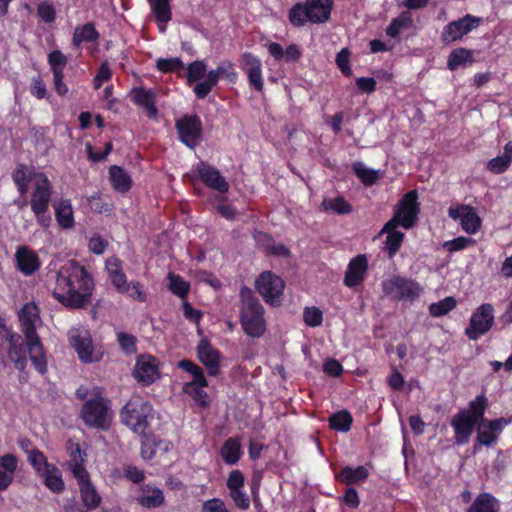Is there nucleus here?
Masks as SVG:
<instances>
[{"label":"nucleus","instance_id":"1","mask_svg":"<svg viewBox=\"0 0 512 512\" xmlns=\"http://www.w3.org/2000/svg\"><path fill=\"white\" fill-rule=\"evenodd\" d=\"M94 279L76 260H70L56 273L53 297L64 307L80 309L91 301Z\"/></svg>","mask_w":512,"mask_h":512},{"label":"nucleus","instance_id":"2","mask_svg":"<svg viewBox=\"0 0 512 512\" xmlns=\"http://www.w3.org/2000/svg\"><path fill=\"white\" fill-rule=\"evenodd\" d=\"M416 222V189L410 190L398 202L393 217L385 223L381 234H387L385 241V250L389 258L395 256L400 249L404 233L398 230L399 227L409 229Z\"/></svg>","mask_w":512,"mask_h":512},{"label":"nucleus","instance_id":"3","mask_svg":"<svg viewBox=\"0 0 512 512\" xmlns=\"http://www.w3.org/2000/svg\"><path fill=\"white\" fill-rule=\"evenodd\" d=\"M18 318L20 330L27 341L29 360L35 370L44 375L48 371V364L46 351L36 331V324L41 321L39 307L34 302L25 303L18 312Z\"/></svg>","mask_w":512,"mask_h":512},{"label":"nucleus","instance_id":"4","mask_svg":"<svg viewBox=\"0 0 512 512\" xmlns=\"http://www.w3.org/2000/svg\"><path fill=\"white\" fill-rule=\"evenodd\" d=\"M239 323L243 332L252 338H260L267 330L265 308L247 287L240 291Z\"/></svg>","mask_w":512,"mask_h":512},{"label":"nucleus","instance_id":"5","mask_svg":"<svg viewBox=\"0 0 512 512\" xmlns=\"http://www.w3.org/2000/svg\"><path fill=\"white\" fill-rule=\"evenodd\" d=\"M120 420L133 433L142 437L149 434L154 418L153 405L139 395H133L120 410Z\"/></svg>","mask_w":512,"mask_h":512},{"label":"nucleus","instance_id":"6","mask_svg":"<svg viewBox=\"0 0 512 512\" xmlns=\"http://www.w3.org/2000/svg\"><path fill=\"white\" fill-rule=\"evenodd\" d=\"M334 0H306L294 4L289 12L288 19L294 27L311 24L326 23L333 9Z\"/></svg>","mask_w":512,"mask_h":512},{"label":"nucleus","instance_id":"7","mask_svg":"<svg viewBox=\"0 0 512 512\" xmlns=\"http://www.w3.org/2000/svg\"><path fill=\"white\" fill-rule=\"evenodd\" d=\"M52 195V182L45 173H39L37 181L33 183L30 207L37 224L43 229L49 228L52 223V217L48 212Z\"/></svg>","mask_w":512,"mask_h":512},{"label":"nucleus","instance_id":"8","mask_svg":"<svg viewBox=\"0 0 512 512\" xmlns=\"http://www.w3.org/2000/svg\"><path fill=\"white\" fill-rule=\"evenodd\" d=\"M80 418L89 428L108 430L112 420L110 400L102 396L86 400L81 407Z\"/></svg>","mask_w":512,"mask_h":512},{"label":"nucleus","instance_id":"9","mask_svg":"<svg viewBox=\"0 0 512 512\" xmlns=\"http://www.w3.org/2000/svg\"><path fill=\"white\" fill-rule=\"evenodd\" d=\"M285 287L283 278L269 270L261 272L255 280L256 291L266 304L274 308L282 305Z\"/></svg>","mask_w":512,"mask_h":512},{"label":"nucleus","instance_id":"10","mask_svg":"<svg viewBox=\"0 0 512 512\" xmlns=\"http://www.w3.org/2000/svg\"><path fill=\"white\" fill-rule=\"evenodd\" d=\"M2 339L8 344L7 355L9 360L13 363L15 369L20 372V382H26L24 377L25 370L28 365L27 354L28 347L25 337L7 327L3 330Z\"/></svg>","mask_w":512,"mask_h":512},{"label":"nucleus","instance_id":"11","mask_svg":"<svg viewBox=\"0 0 512 512\" xmlns=\"http://www.w3.org/2000/svg\"><path fill=\"white\" fill-rule=\"evenodd\" d=\"M221 78H226L229 82L236 83L238 74L231 61H222L216 69L210 70L206 75V79L194 86L193 92L195 96L198 99H205L212 89L217 86Z\"/></svg>","mask_w":512,"mask_h":512},{"label":"nucleus","instance_id":"12","mask_svg":"<svg viewBox=\"0 0 512 512\" xmlns=\"http://www.w3.org/2000/svg\"><path fill=\"white\" fill-rule=\"evenodd\" d=\"M175 129L179 141L190 149H195L203 140L202 120L197 114H184L176 120Z\"/></svg>","mask_w":512,"mask_h":512},{"label":"nucleus","instance_id":"13","mask_svg":"<svg viewBox=\"0 0 512 512\" xmlns=\"http://www.w3.org/2000/svg\"><path fill=\"white\" fill-rule=\"evenodd\" d=\"M68 340L70 346L76 351L81 362L94 363L101 360L102 354L95 351L92 338L88 330L73 329L68 333Z\"/></svg>","mask_w":512,"mask_h":512},{"label":"nucleus","instance_id":"14","mask_svg":"<svg viewBox=\"0 0 512 512\" xmlns=\"http://www.w3.org/2000/svg\"><path fill=\"white\" fill-rule=\"evenodd\" d=\"M494 324V308L490 303L480 305L472 314L465 335L470 340H477L486 334Z\"/></svg>","mask_w":512,"mask_h":512},{"label":"nucleus","instance_id":"15","mask_svg":"<svg viewBox=\"0 0 512 512\" xmlns=\"http://www.w3.org/2000/svg\"><path fill=\"white\" fill-rule=\"evenodd\" d=\"M195 176L208 188L226 194L229 191V183L221 172L206 161H199L193 166Z\"/></svg>","mask_w":512,"mask_h":512},{"label":"nucleus","instance_id":"16","mask_svg":"<svg viewBox=\"0 0 512 512\" xmlns=\"http://www.w3.org/2000/svg\"><path fill=\"white\" fill-rule=\"evenodd\" d=\"M240 68L247 77L250 88L262 93L264 91V78L261 59L251 52L241 55Z\"/></svg>","mask_w":512,"mask_h":512},{"label":"nucleus","instance_id":"17","mask_svg":"<svg viewBox=\"0 0 512 512\" xmlns=\"http://www.w3.org/2000/svg\"><path fill=\"white\" fill-rule=\"evenodd\" d=\"M382 290L392 300L405 301L413 299L416 286L412 280L401 276H392L382 282Z\"/></svg>","mask_w":512,"mask_h":512},{"label":"nucleus","instance_id":"18","mask_svg":"<svg viewBox=\"0 0 512 512\" xmlns=\"http://www.w3.org/2000/svg\"><path fill=\"white\" fill-rule=\"evenodd\" d=\"M134 377L148 386L160 377L159 360L150 354H140L136 358Z\"/></svg>","mask_w":512,"mask_h":512},{"label":"nucleus","instance_id":"19","mask_svg":"<svg viewBox=\"0 0 512 512\" xmlns=\"http://www.w3.org/2000/svg\"><path fill=\"white\" fill-rule=\"evenodd\" d=\"M368 259L365 254H358L350 259L344 275L343 283L348 288L361 285L368 273Z\"/></svg>","mask_w":512,"mask_h":512},{"label":"nucleus","instance_id":"20","mask_svg":"<svg viewBox=\"0 0 512 512\" xmlns=\"http://www.w3.org/2000/svg\"><path fill=\"white\" fill-rule=\"evenodd\" d=\"M480 19L471 15L447 24L442 32L441 39L445 44H450L461 39L469 33L478 23Z\"/></svg>","mask_w":512,"mask_h":512},{"label":"nucleus","instance_id":"21","mask_svg":"<svg viewBox=\"0 0 512 512\" xmlns=\"http://www.w3.org/2000/svg\"><path fill=\"white\" fill-rule=\"evenodd\" d=\"M448 214L453 220H459L462 229L468 234L476 233L481 226L480 217L474 208L469 205L461 204L457 207H450Z\"/></svg>","mask_w":512,"mask_h":512},{"label":"nucleus","instance_id":"22","mask_svg":"<svg viewBox=\"0 0 512 512\" xmlns=\"http://www.w3.org/2000/svg\"><path fill=\"white\" fill-rule=\"evenodd\" d=\"M14 256L17 270L25 276L33 275L41 267L38 254L28 246H18Z\"/></svg>","mask_w":512,"mask_h":512},{"label":"nucleus","instance_id":"23","mask_svg":"<svg viewBox=\"0 0 512 512\" xmlns=\"http://www.w3.org/2000/svg\"><path fill=\"white\" fill-rule=\"evenodd\" d=\"M508 420L505 418H499L496 420H481L478 423L477 428V440L481 445L490 446L494 443L499 433L503 430L504 426L508 424Z\"/></svg>","mask_w":512,"mask_h":512},{"label":"nucleus","instance_id":"24","mask_svg":"<svg viewBox=\"0 0 512 512\" xmlns=\"http://www.w3.org/2000/svg\"><path fill=\"white\" fill-rule=\"evenodd\" d=\"M197 357L207 368L209 376H217L220 366V352L207 340H201L197 346Z\"/></svg>","mask_w":512,"mask_h":512},{"label":"nucleus","instance_id":"25","mask_svg":"<svg viewBox=\"0 0 512 512\" xmlns=\"http://www.w3.org/2000/svg\"><path fill=\"white\" fill-rule=\"evenodd\" d=\"M34 167H29L24 163H19L12 172V180L21 196H26L29 190V184L37 181L38 174Z\"/></svg>","mask_w":512,"mask_h":512},{"label":"nucleus","instance_id":"26","mask_svg":"<svg viewBox=\"0 0 512 512\" xmlns=\"http://www.w3.org/2000/svg\"><path fill=\"white\" fill-rule=\"evenodd\" d=\"M52 207L57 224L61 229L68 230L75 226L74 209L70 199L59 198L53 201Z\"/></svg>","mask_w":512,"mask_h":512},{"label":"nucleus","instance_id":"27","mask_svg":"<svg viewBox=\"0 0 512 512\" xmlns=\"http://www.w3.org/2000/svg\"><path fill=\"white\" fill-rule=\"evenodd\" d=\"M475 419L465 413L455 415L451 425L455 430V441L457 444H465L471 436L476 425Z\"/></svg>","mask_w":512,"mask_h":512},{"label":"nucleus","instance_id":"28","mask_svg":"<svg viewBox=\"0 0 512 512\" xmlns=\"http://www.w3.org/2000/svg\"><path fill=\"white\" fill-rule=\"evenodd\" d=\"M18 468V458L11 453L0 456V492L12 484Z\"/></svg>","mask_w":512,"mask_h":512},{"label":"nucleus","instance_id":"29","mask_svg":"<svg viewBox=\"0 0 512 512\" xmlns=\"http://www.w3.org/2000/svg\"><path fill=\"white\" fill-rule=\"evenodd\" d=\"M131 98L135 104L146 110L148 118L154 119L157 117L158 109L155 104V93L151 89L134 88Z\"/></svg>","mask_w":512,"mask_h":512},{"label":"nucleus","instance_id":"30","mask_svg":"<svg viewBox=\"0 0 512 512\" xmlns=\"http://www.w3.org/2000/svg\"><path fill=\"white\" fill-rule=\"evenodd\" d=\"M100 33L93 22H87L75 28L72 36V45L79 48L83 43H97Z\"/></svg>","mask_w":512,"mask_h":512},{"label":"nucleus","instance_id":"31","mask_svg":"<svg viewBox=\"0 0 512 512\" xmlns=\"http://www.w3.org/2000/svg\"><path fill=\"white\" fill-rule=\"evenodd\" d=\"M220 455L226 464L235 465L242 456L240 438H228L220 449Z\"/></svg>","mask_w":512,"mask_h":512},{"label":"nucleus","instance_id":"32","mask_svg":"<svg viewBox=\"0 0 512 512\" xmlns=\"http://www.w3.org/2000/svg\"><path fill=\"white\" fill-rule=\"evenodd\" d=\"M109 178L114 190L125 193L132 187V179L126 170L120 166L112 165L109 168Z\"/></svg>","mask_w":512,"mask_h":512},{"label":"nucleus","instance_id":"33","mask_svg":"<svg viewBox=\"0 0 512 512\" xmlns=\"http://www.w3.org/2000/svg\"><path fill=\"white\" fill-rule=\"evenodd\" d=\"M500 503L490 493H481L476 496L467 512H499Z\"/></svg>","mask_w":512,"mask_h":512},{"label":"nucleus","instance_id":"34","mask_svg":"<svg viewBox=\"0 0 512 512\" xmlns=\"http://www.w3.org/2000/svg\"><path fill=\"white\" fill-rule=\"evenodd\" d=\"M368 476L369 471L366 466L360 465L356 468H352L350 466L343 467L336 478L338 481L346 485H352L357 482L365 481Z\"/></svg>","mask_w":512,"mask_h":512},{"label":"nucleus","instance_id":"35","mask_svg":"<svg viewBox=\"0 0 512 512\" xmlns=\"http://www.w3.org/2000/svg\"><path fill=\"white\" fill-rule=\"evenodd\" d=\"M50 469L45 471L39 477L43 479L44 485L53 493L59 494L64 491L65 484L62 479V473L60 469L54 464L49 466Z\"/></svg>","mask_w":512,"mask_h":512},{"label":"nucleus","instance_id":"36","mask_svg":"<svg viewBox=\"0 0 512 512\" xmlns=\"http://www.w3.org/2000/svg\"><path fill=\"white\" fill-rule=\"evenodd\" d=\"M329 427L339 432H348L353 423V417L348 410H340L332 414L328 419Z\"/></svg>","mask_w":512,"mask_h":512},{"label":"nucleus","instance_id":"37","mask_svg":"<svg viewBox=\"0 0 512 512\" xmlns=\"http://www.w3.org/2000/svg\"><path fill=\"white\" fill-rule=\"evenodd\" d=\"M178 367L188 373H190L193 377V380L191 382H188L187 384H193V385H200L202 387L208 386V381L205 377L203 369L198 366L196 363H194L191 360L183 359L179 361Z\"/></svg>","mask_w":512,"mask_h":512},{"label":"nucleus","instance_id":"38","mask_svg":"<svg viewBox=\"0 0 512 512\" xmlns=\"http://www.w3.org/2000/svg\"><path fill=\"white\" fill-rule=\"evenodd\" d=\"M149 5L157 23L165 25L172 19L169 0H153Z\"/></svg>","mask_w":512,"mask_h":512},{"label":"nucleus","instance_id":"39","mask_svg":"<svg viewBox=\"0 0 512 512\" xmlns=\"http://www.w3.org/2000/svg\"><path fill=\"white\" fill-rule=\"evenodd\" d=\"M26 454L28 455V462L35 470L36 474L40 476L45 471L50 469L48 466H53L54 464L49 463L45 454L39 450L38 448H32L31 450H26Z\"/></svg>","mask_w":512,"mask_h":512},{"label":"nucleus","instance_id":"40","mask_svg":"<svg viewBox=\"0 0 512 512\" xmlns=\"http://www.w3.org/2000/svg\"><path fill=\"white\" fill-rule=\"evenodd\" d=\"M473 56L470 50L465 48H457L454 49L449 57L447 62V67L451 71H455L458 67L465 65L466 63H472Z\"/></svg>","mask_w":512,"mask_h":512},{"label":"nucleus","instance_id":"41","mask_svg":"<svg viewBox=\"0 0 512 512\" xmlns=\"http://www.w3.org/2000/svg\"><path fill=\"white\" fill-rule=\"evenodd\" d=\"M352 170L365 186H371L379 179L378 171L367 168L360 161L352 164Z\"/></svg>","mask_w":512,"mask_h":512},{"label":"nucleus","instance_id":"42","mask_svg":"<svg viewBox=\"0 0 512 512\" xmlns=\"http://www.w3.org/2000/svg\"><path fill=\"white\" fill-rule=\"evenodd\" d=\"M168 289L172 294L178 296L181 299L187 297L190 291V284L185 281L180 275L170 272L168 274Z\"/></svg>","mask_w":512,"mask_h":512},{"label":"nucleus","instance_id":"43","mask_svg":"<svg viewBox=\"0 0 512 512\" xmlns=\"http://www.w3.org/2000/svg\"><path fill=\"white\" fill-rule=\"evenodd\" d=\"M412 23V16L409 11L402 12L397 18H394L386 28V34L389 37H397L403 28Z\"/></svg>","mask_w":512,"mask_h":512},{"label":"nucleus","instance_id":"44","mask_svg":"<svg viewBox=\"0 0 512 512\" xmlns=\"http://www.w3.org/2000/svg\"><path fill=\"white\" fill-rule=\"evenodd\" d=\"M164 502V495L162 490L154 488L145 490L143 495L139 498V504L145 508H157Z\"/></svg>","mask_w":512,"mask_h":512},{"label":"nucleus","instance_id":"45","mask_svg":"<svg viewBox=\"0 0 512 512\" xmlns=\"http://www.w3.org/2000/svg\"><path fill=\"white\" fill-rule=\"evenodd\" d=\"M81 500L88 509H95L101 503V497L92 483L80 487Z\"/></svg>","mask_w":512,"mask_h":512},{"label":"nucleus","instance_id":"46","mask_svg":"<svg viewBox=\"0 0 512 512\" xmlns=\"http://www.w3.org/2000/svg\"><path fill=\"white\" fill-rule=\"evenodd\" d=\"M456 305V299L452 296H448L439 302L432 303L429 306V312L433 317H441L452 311Z\"/></svg>","mask_w":512,"mask_h":512},{"label":"nucleus","instance_id":"47","mask_svg":"<svg viewBox=\"0 0 512 512\" xmlns=\"http://www.w3.org/2000/svg\"><path fill=\"white\" fill-rule=\"evenodd\" d=\"M207 72V65L203 60H196L187 66V84H192L204 78Z\"/></svg>","mask_w":512,"mask_h":512},{"label":"nucleus","instance_id":"48","mask_svg":"<svg viewBox=\"0 0 512 512\" xmlns=\"http://www.w3.org/2000/svg\"><path fill=\"white\" fill-rule=\"evenodd\" d=\"M204 387L200 385L185 384L183 391L192 397V399L201 407L209 405V395L203 390Z\"/></svg>","mask_w":512,"mask_h":512},{"label":"nucleus","instance_id":"49","mask_svg":"<svg viewBox=\"0 0 512 512\" xmlns=\"http://www.w3.org/2000/svg\"><path fill=\"white\" fill-rule=\"evenodd\" d=\"M117 342L126 355H132L137 352V338L134 335L119 332L117 333Z\"/></svg>","mask_w":512,"mask_h":512},{"label":"nucleus","instance_id":"50","mask_svg":"<svg viewBox=\"0 0 512 512\" xmlns=\"http://www.w3.org/2000/svg\"><path fill=\"white\" fill-rule=\"evenodd\" d=\"M156 68L162 73H171L182 70L184 68L183 61L178 58H159L156 61Z\"/></svg>","mask_w":512,"mask_h":512},{"label":"nucleus","instance_id":"51","mask_svg":"<svg viewBox=\"0 0 512 512\" xmlns=\"http://www.w3.org/2000/svg\"><path fill=\"white\" fill-rule=\"evenodd\" d=\"M303 321L308 327H318L323 322V313L316 306L305 307L303 311Z\"/></svg>","mask_w":512,"mask_h":512},{"label":"nucleus","instance_id":"52","mask_svg":"<svg viewBox=\"0 0 512 512\" xmlns=\"http://www.w3.org/2000/svg\"><path fill=\"white\" fill-rule=\"evenodd\" d=\"M323 205L325 209H330L338 214H348L352 211V206L343 197L324 200Z\"/></svg>","mask_w":512,"mask_h":512},{"label":"nucleus","instance_id":"53","mask_svg":"<svg viewBox=\"0 0 512 512\" xmlns=\"http://www.w3.org/2000/svg\"><path fill=\"white\" fill-rule=\"evenodd\" d=\"M120 294H126L130 298L139 302H145L147 299V294L143 289V285L136 281L128 283Z\"/></svg>","mask_w":512,"mask_h":512},{"label":"nucleus","instance_id":"54","mask_svg":"<svg viewBox=\"0 0 512 512\" xmlns=\"http://www.w3.org/2000/svg\"><path fill=\"white\" fill-rule=\"evenodd\" d=\"M67 61V57L58 49L53 50L48 54V63L52 74L55 72H63Z\"/></svg>","mask_w":512,"mask_h":512},{"label":"nucleus","instance_id":"55","mask_svg":"<svg viewBox=\"0 0 512 512\" xmlns=\"http://www.w3.org/2000/svg\"><path fill=\"white\" fill-rule=\"evenodd\" d=\"M470 415L472 419H475L476 422H481L484 420V411L487 407V399L484 395H479L470 403Z\"/></svg>","mask_w":512,"mask_h":512},{"label":"nucleus","instance_id":"56","mask_svg":"<svg viewBox=\"0 0 512 512\" xmlns=\"http://www.w3.org/2000/svg\"><path fill=\"white\" fill-rule=\"evenodd\" d=\"M85 150L87 152L88 159L92 162L98 163L105 160L107 156L112 152L113 144L110 141L106 142L103 152H95L92 144L88 142L85 144Z\"/></svg>","mask_w":512,"mask_h":512},{"label":"nucleus","instance_id":"57","mask_svg":"<svg viewBox=\"0 0 512 512\" xmlns=\"http://www.w3.org/2000/svg\"><path fill=\"white\" fill-rule=\"evenodd\" d=\"M335 61L343 75L347 77L352 75V69L350 67V51L348 48H343L338 52Z\"/></svg>","mask_w":512,"mask_h":512},{"label":"nucleus","instance_id":"58","mask_svg":"<svg viewBox=\"0 0 512 512\" xmlns=\"http://www.w3.org/2000/svg\"><path fill=\"white\" fill-rule=\"evenodd\" d=\"M230 497L235 506L240 510H247L250 507V498L244 491V488L229 490Z\"/></svg>","mask_w":512,"mask_h":512},{"label":"nucleus","instance_id":"59","mask_svg":"<svg viewBox=\"0 0 512 512\" xmlns=\"http://www.w3.org/2000/svg\"><path fill=\"white\" fill-rule=\"evenodd\" d=\"M37 15L45 23H52L56 19V10L53 4L46 1L37 6Z\"/></svg>","mask_w":512,"mask_h":512},{"label":"nucleus","instance_id":"60","mask_svg":"<svg viewBox=\"0 0 512 512\" xmlns=\"http://www.w3.org/2000/svg\"><path fill=\"white\" fill-rule=\"evenodd\" d=\"M71 471L73 476L76 478L79 487L91 483L90 475L87 469L84 467L83 462L76 461V463H73Z\"/></svg>","mask_w":512,"mask_h":512},{"label":"nucleus","instance_id":"61","mask_svg":"<svg viewBox=\"0 0 512 512\" xmlns=\"http://www.w3.org/2000/svg\"><path fill=\"white\" fill-rule=\"evenodd\" d=\"M474 242L475 241L472 238L461 236L453 240L446 241L443 247L449 252H456L474 244Z\"/></svg>","mask_w":512,"mask_h":512},{"label":"nucleus","instance_id":"62","mask_svg":"<svg viewBox=\"0 0 512 512\" xmlns=\"http://www.w3.org/2000/svg\"><path fill=\"white\" fill-rule=\"evenodd\" d=\"M111 77H112V71L109 67V63H108V61H103L100 64L97 74L95 75V77L93 79L94 87L96 89L100 88L101 85L103 84V82L110 80Z\"/></svg>","mask_w":512,"mask_h":512},{"label":"nucleus","instance_id":"63","mask_svg":"<svg viewBox=\"0 0 512 512\" xmlns=\"http://www.w3.org/2000/svg\"><path fill=\"white\" fill-rule=\"evenodd\" d=\"M510 164L511 163L501 155L491 159L487 163V169L494 174H501L509 168Z\"/></svg>","mask_w":512,"mask_h":512},{"label":"nucleus","instance_id":"64","mask_svg":"<svg viewBox=\"0 0 512 512\" xmlns=\"http://www.w3.org/2000/svg\"><path fill=\"white\" fill-rule=\"evenodd\" d=\"M202 512H230L224 501L220 498H212L202 505Z\"/></svg>","mask_w":512,"mask_h":512}]
</instances>
